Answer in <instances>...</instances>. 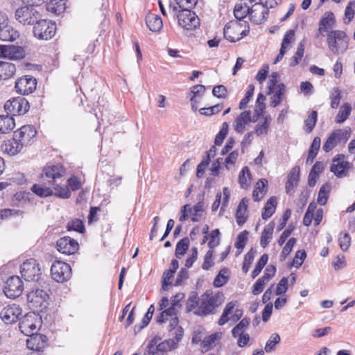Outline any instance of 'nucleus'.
<instances>
[{
    "label": "nucleus",
    "instance_id": "33",
    "mask_svg": "<svg viewBox=\"0 0 355 355\" xmlns=\"http://www.w3.org/2000/svg\"><path fill=\"white\" fill-rule=\"evenodd\" d=\"M277 206V198L274 196L270 198L266 203L263 211L262 212V218L267 220L270 218L275 211Z\"/></svg>",
    "mask_w": 355,
    "mask_h": 355
},
{
    "label": "nucleus",
    "instance_id": "32",
    "mask_svg": "<svg viewBox=\"0 0 355 355\" xmlns=\"http://www.w3.org/2000/svg\"><path fill=\"white\" fill-rule=\"evenodd\" d=\"M15 127V119L10 116H0V133L6 134Z\"/></svg>",
    "mask_w": 355,
    "mask_h": 355
},
{
    "label": "nucleus",
    "instance_id": "35",
    "mask_svg": "<svg viewBox=\"0 0 355 355\" xmlns=\"http://www.w3.org/2000/svg\"><path fill=\"white\" fill-rule=\"evenodd\" d=\"M274 227L275 223L271 222L263 230L260 240V245L261 247L266 248L272 239Z\"/></svg>",
    "mask_w": 355,
    "mask_h": 355
},
{
    "label": "nucleus",
    "instance_id": "37",
    "mask_svg": "<svg viewBox=\"0 0 355 355\" xmlns=\"http://www.w3.org/2000/svg\"><path fill=\"white\" fill-rule=\"evenodd\" d=\"M222 337V334L220 332H217L213 334H211L207 337H205L202 343V352H207L209 349L213 347L215 342L218 340H220Z\"/></svg>",
    "mask_w": 355,
    "mask_h": 355
},
{
    "label": "nucleus",
    "instance_id": "19",
    "mask_svg": "<svg viewBox=\"0 0 355 355\" xmlns=\"http://www.w3.org/2000/svg\"><path fill=\"white\" fill-rule=\"evenodd\" d=\"M184 298V294L178 293L173 296L171 300V306L164 309L160 315L157 318L158 323H163L167 319L168 315H174L177 314L178 309L180 308L181 304L180 301Z\"/></svg>",
    "mask_w": 355,
    "mask_h": 355
},
{
    "label": "nucleus",
    "instance_id": "1",
    "mask_svg": "<svg viewBox=\"0 0 355 355\" xmlns=\"http://www.w3.org/2000/svg\"><path fill=\"white\" fill-rule=\"evenodd\" d=\"M223 301L222 293L213 294L207 291L200 297L196 295L190 296L187 302L188 311H193L198 315H207L214 313L216 308L218 307Z\"/></svg>",
    "mask_w": 355,
    "mask_h": 355
},
{
    "label": "nucleus",
    "instance_id": "16",
    "mask_svg": "<svg viewBox=\"0 0 355 355\" xmlns=\"http://www.w3.org/2000/svg\"><path fill=\"white\" fill-rule=\"evenodd\" d=\"M36 79L31 76H24L17 79L15 83V89L17 93L21 95H28L36 89Z\"/></svg>",
    "mask_w": 355,
    "mask_h": 355
},
{
    "label": "nucleus",
    "instance_id": "6",
    "mask_svg": "<svg viewBox=\"0 0 355 355\" xmlns=\"http://www.w3.org/2000/svg\"><path fill=\"white\" fill-rule=\"evenodd\" d=\"M20 268L21 276L26 281H37L40 277V268L39 263L34 259L24 261Z\"/></svg>",
    "mask_w": 355,
    "mask_h": 355
},
{
    "label": "nucleus",
    "instance_id": "58",
    "mask_svg": "<svg viewBox=\"0 0 355 355\" xmlns=\"http://www.w3.org/2000/svg\"><path fill=\"white\" fill-rule=\"evenodd\" d=\"M228 278V271L227 269L221 270L218 275V276L215 278L214 281V284L216 287H220L223 286L227 281Z\"/></svg>",
    "mask_w": 355,
    "mask_h": 355
},
{
    "label": "nucleus",
    "instance_id": "23",
    "mask_svg": "<svg viewBox=\"0 0 355 355\" xmlns=\"http://www.w3.org/2000/svg\"><path fill=\"white\" fill-rule=\"evenodd\" d=\"M26 340V345L28 349L37 352L43 350L47 345L48 339L46 336L39 334H30Z\"/></svg>",
    "mask_w": 355,
    "mask_h": 355
},
{
    "label": "nucleus",
    "instance_id": "40",
    "mask_svg": "<svg viewBox=\"0 0 355 355\" xmlns=\"http://www.w3.org/2000/svg\"><path fill=\"white\" fill-rule=\"evenodd\" d=\"M331 187L329 183L323 184L318 192V202L320 205H324L329 198Z\"/></svg>",
    "mask_w": 355,
    "mask_h": 355
},
{
    "label": "nucleus",
    "instance_id": "60",
    "mask_svg": "<svg viewBox=\"0 0 355 355\" xmlns=\"http://www.w3.org/2000/svg\"><path fill=\"white\" fill-rule=\"evenodd\" d=\"M330 98H331V107L333 109L337 108L340 103V101L341 98L340 92L338 87H334L332 89V91L331 92V95H330Z\"/></svg>",
    "mask_w": 355,
    "mask_h": 355
},
{
    "label": "nucleus",
    "instance_id": "20",
    "mask_svg": "<svg viewBox=\"0 0 355 355\" xmlns=\"http://www.w3.org/2000/svg\"><path fill=\"white\" fill-rule=\"evenodd\" d=\"M58 250L64 254H73L78 250V242L69 236H64L57 241Z\"/></svg>",
    "mask_w": 355,
    "mask_h": 355
},
{
    "label": "nucleus",
    "instance_id": "8",
    "mask_svg": "<svg viewBox=\"0 0 355 355\" xmlns=\"http://www.w3.org/2000/svg\"><path fill=\"white\" fill-rule=\"evenodd\" d=\"M31 4L33 5L32 3ZM38 15L33 6H25L16 10L15 19L21 24L29 25L37 21Z\"/></svg>",
    "mask_w": 355,
    "mask_h": 355
},
{
    "label": "nucleus",
    "instance_id": "26",
    "mask_svg": "<svg viewBox=\"0 0 355 355\" xmlns=\"http://www.w3.org/2000/svg\"><path fill=\"white\" fill-rule=\"evenodd\" d=\"M146 23L150 31L153 32H159L163 27V22L161 17L153 13L147 15Z\"/></svg>",
    "mask_w": 355,
    "mask_h": 355
},
{
    "label": "nucleus",
    "instance_id": "50",
    "mask_svg": "<svg viewBox=\"0 0 355 355\" xmlns=\"http://www.w3.org/2000/svg\"><path fill=\"white\" fill-rule=\"evenodd\" d=\"M250 13V8L247 6L236 4L234 8V14L237 19L236 21H243L242 19Z\"/></svg>",
    "mask_w": 355,
    "mask_h": 355
},
{
    "label": "nucleus",
    "instance_id": "41",
    "mask_svg": "<svg viewBox=\"0 0 355 355\" xmlns=\"http://www.w3.org/2000/svg\"><path fill=\"white\" fill-rule=\"evenodd\" d=\"M250 178L251 174L248 167H243L239 175V183L240 187L242 189H247L250 184Z\"/></svg>",
    "mask_w": 355,
    "mask_h": 355
},
{
    "label": "nucleus",
    "instance_id": "48",
    "mask_svg": "<svg viewBox=\"0 0 355 355\" xmlns=\"http://www.w3.org/2000/svg\"><path fill=\"white\" fill-rule=\"evenodd\" d=\"M280 336L277 333H273L270 335L269 339L266 343L264 349L267 353L272 352L275 346L280 342Z\"/></svg>",
    "mask_w": 355,
    "mask_h": 355
},
{
    "label": "nucleus",
    "instance_id": "13",
    "mask_svg": "<svg viewBox=\"0 0 355 355\" xmlns=\"http://www.w3.org/2000/svg\"><path fill=\"white\" fill-rule=\"evenodd\" d=\"M19 37V33L8 23L6 15L0 12V40L12 42Z\"/></svg>",
    "mask_w": 355,
    "mask_h": 355
},
{
    "label": "nucleus",
    "instance_id": "14",
    "mask_svg": "<svg viewBox=\"0 0 355 355\" xmlns=\"http://www.w3.org/2000/svg\"><path fill=\"white\" fill-rule=\"evenodd\" d=\"M66 173L65 168L60 163H48L43 168V175L49 182L54 183Z\"/></svg>",
    "mask_w": 355,
    "mask_h": 355
},
{
    "label": "nucleus",
    "instance_id": "56",
    "mask_svg": "<svg viewBox=\"0 0 355 355\" xmlns=\"http://www.w3.org/2000/svg\"><path fill=\"white\" fill-rule=\"evenodd\" d=\"M67 229L69 231L73 230L82 233L83 232L85 227L81 220L73 219L67 223Z\"/></svg>",
    "mask_w": 355,
    "mask_h": 355
},
{
    "label": "nucleus",
    "instance_id": "17",
    "mask_svg": "<svg viewBox=\"0 0 355 355\" xmlns=\"http://www.w3.org/2000/svg\"><path fill=\"white\" fill-rule=\"evenodd\" d=\"M270 8L261 1L259 3H255L250 9L249 16L250 20L256 24H261L263 23L268 15V8Z\"/></svg>",
    "mask_w": 355,
    "mask_h": 355
},
{
    "label": "nucleus",
    "instance_id": "9",
    "mask_svg": "<svg viewBox=\"0 0 355 355\" xmlns=\"http://www.w3.org/2000/svg\"><path fill=\"white\" fill-rule=\"evenodd\" d=\"M29 108L28 102L24 98H13L7 101L4 105L5 110L10 114L22 115L26 114Z\"/></svg>",
    "mask_w": 355,
    "mask_h": 355
},
{
    "label": "nucleus",
    "instance_id": "24",
    "mask_svg": "<svg viewBox=\"0 0 355 355\" xmlns=\"http://www.w3.org/2000/svg\"><path fill=\"white\" fill-rule=\"evenodd\" d=\"M23 144L14 136L12 139L5 141L1 146V149L3 153L13 156L19 153L23 148Z\"/></svg>",
    "mask_w": 355,
    "mask_h": 355
},
{
    "label": "nucleus",
    "instance_id": "51",
    "mask_svg": "<svg viewBox=\"0 0 355 355\" xmlns=\"http://www.w3.org/2000/svg\"><path fill=\"white\" fill-rule=\"evenodd\" d=\"M32 191L40 197H47L53 194V191L42 185L34 184L31 189Z\"/></svg>",
    "mask_w": 355,
    "mask_h": 355
},
{
    "label": "nucleus",
    "instance_id": "57",
    "mask_svg": "<svg viewBox=\"0 0 355 355\" xmlns=\"http://www.w3.org/2000/svg\"><path fill=\"white\" fill-rule=\"evenodd\" d=\"M154 310H155L154 306L150 305L147 313L145 314L144 317L143 318V319L141 320L142 324L141 325H136L135 327V331L136 330L140 331L141 329H142L144 327H145L146 326H147L148 324L150 319L152 318L153 314L154 313Z\"/></svg>",
    "mask_w": 355,
    "mask_h": 355
},
{
    "label": "nucleus",
    "instance_id": "29",
    "mask_svg": "<svg viewBox=\"0 0 355 355\" xmlns=\"http://www.w3.org/2000/svg\"><path fill=\"white\" fill-rule=\"evenodd\" d=\"M268 181L266 179L259 180L253 190L252 198L256 202L260 201L267 192Z\"/></svg>",
    "mask_w": 355,
    "mask_h": 355
},
{
    "label": "nucleus",
    "instance_id": "27",
    "mask_svg": "<svg viewBox=\"0 0 355 355\" xmlns=\"http://www.w3.org/2000/svg\"><path fill=\"white\" fill-rule=\"evenodd\" d=\"M335 17L333 12H326L322 17L320 23L318 31L323 33L327 30L331 28L335 24Z\"/></svg>",
    "mask_w": 355,
    "mask_h": 355
},
{
    "label": "nucleus",
    "instance_id": "47",
    "mask_svg": "<svg viewBox=\"0 0 355 355\" xmlns=\"http://www.w3.org/2000/svg\"><path fill=\"white\" fill-rule=\"evenodd\" d=\"M254 92V85H249L248 87V89L245 92V96L241 100L239 108L240 110H245L250 101L251 100Z\"/></svg>",
    "mask_w": 355,
    "mask_h": 355
},
{
    "label": "nucleus",
    "instance_id": "25",
    "mask_svg": "<svg viewBox=\"0 0 355 355\" xmlns=\"http://www.w3.org/2000/svg\"><path fill=\"white\" fill-rule=\"evenodd\" d=\"M168 317L171 318L169 320V331L171 332V335L174 336L178 341H180L183 336L184 330L178 325L179 320L177 317V314L174 315H168L167 319L165 321L168 320Z\"/></svg>",
    "mask_w": 355,
    "mask_h": 355
},
{
    "label": "nucleus",
    "instance_id": "59",
    "mask_svg": "<svg viewBox=\"0 0 355 355\" xmlns=\"http://www.w3.org/2000/svg\"><path fill=\"white\" fill-rule=\"evenodd\" d=\"M339 246L343 251H347L351 244V237L348 233L340 234L338 239Z\"/></svg>",
    "mask_w": 355,
    "mask_h": 355
},
{
    "label": "nucleus",
    "instance_id": "63",
    "mask_svg": "<svg viewBox=\"0 0 355 355\" xmlns=\"http://www.w3.org/2000/svg\"><path fill=\"white\" fill-rule=\"evenodd\" d=\"M219 235L220 231L218 229L214 230L211 232L209 234L210 241L208 242V245L210 248H214L219 244Z\"/></svg>",
    "mask_w": 355,
    "mask_h": 355
},
{
    "label": "nucleus",
    "instance_id": "22",
    "mask_svg": "<svg viewBox=\"0 0 355 355\" xmlns=\"http://www.w3.org/2000/svg\"><path fill=\"white\" fill-rule=\"evenodd\" d=\"M350 168V164L345 160L343 155H338L333 159V163L331 166V171L337 177L342 178L347 175V171Z\"/></svg>",
    "mask_w": 355,
    "mask_h": 355
},
{
    "label": "nucleus",
    "instance_id": "55",
    "mask_svg": "<svg viewBox=\"0 0 355 355\" xmlns=\"http://www.w3.org/2000/svg\"><path fill=\"white\" fill-rule=\"evenodd\" d=\"M250 324V320L248 318H243L240 321L239 324H237L232 330V336L236 338L238 336V334H241L244 332L245 329Z\"/></svg>",
    "mask_w": 355,
    "mask_h": 355
},
{
    "label": "nucleus",
    "instance_id": "7",
    "mask_svg": "<svg viewBox=\"0 0 355 355\" xmlns=\"http://www.w3.org/2000/svg\"><path fill=\"white\" fill-rule=\"evenodd\" d=\"M51 273L52 278L58 282L67 281L71 275V266L63 261H55L51 266Z\"/></svg>",
    "mask_w": 355,
    "mask_h": 355
},
{
    "label": "nucleus",
    "instance_id": "31",
    "mask_svg": "<svg viewBox=\"0 0 355 355\" xmlns=\"http://www.w3.org/2000/svg\"><path fill=\"white\" fill-rule=\"evenodd\" d=\"M300 171L299 166H295L291 171L288 176V180L286 185L287 193H289L297 185L300 178Z\"/></svg>",
    "mask_w": 355,
    "mask_h": 355
},
{
    "label": "nucleus",
    "instance_id": "42",
    "mask_svg": "<svg viewBox=\"0 0 355 355\" xmlns=\"http://www.w3.org/2000/svg\"><path fill=\"white\" fill-rule=\"evenodd\" d=\"M285 92V86L284 84H279L277 87L273 90L274 94L272 96V101L271 102L272 107L277 106L282 101V96Z\"/></svg>",
    "mask_w": 355,
    "mask_h": 355
},
{
    "label": "nucleus",
    "instance_id": "39",
    "mask_svg": "<svg viewBox=\"0 0 355 355\" xmlns=\"http://www.w3.org/2000/svg\"><path fill=\"white\" fill-rule=\"evenodd\" d=\"M245 199H242V200L239 204V206L236 209V222L239 225H242L245 221V214L247 212V203Z\"/></svg>",
    "mask_w": 355,
    "mask_h": 355
},
{
    "label": "nucleus",
    "instance_id": "12",
    "mask_svg": "<svg viewBox=\"0 0 355 355\" xmlns=\"http://www.w3.org/2000/svg\"><path fill=\"white\" fill-rule=\"evenodd\" d=\"M22 312V309L19 304H12L1 311L0 318L6 324H13L21 319Z\"/></svg>",
    "mask_w": 355,
    "mask_h": 355
},
{
    "label": "nucleus",
    "instance_id": "3",
    "mask_svg": "<svg viewBox=\"0 0 355 355\" xmlns=\"http://www.w3.org/2000/svg\"><path fill=\"white\" fill-rule=\"evenodd\" d=\"M250 31V26L245 21H230L224 28L225 37L232 42L240 40L247 35Z\"/></svg>",
    "mask_w": 355,
    "mask_h": 355
},
{
    "label": "nucleus",
    "instance_id": "15",
    "mask_svg": "<svg viewBox=\"0 0 355 355\" xmlns=\"http://www.w3.org/2000/svg\"><path fill=\"white\" fill-rule=\"evenodd\" d=\"M255 122L256 119L253 117L252 112L250 110H244L235 118L232 126L235 132L242 134L250 123Z\"/></svg>",
    "mask_w": 355,
    "mask_h": 355
},
{
    "label": "nucleus",
    "instance_id": "64",
    "mask_svg": "<svg viewBox=\"0 0 355 355\" xmlns=\"http://www.w3.org/2000/svg\"><path fill=\"white\" fill-rule=\"evenodd\" d=\"M355 0L350 1L347 6L345 11V18L347 19V24L354 18L355 12Z\"/></svg>",
    "mask_w": 355,
    "mask_h": 355
},
{
    "label": "nucleus",
    "instance_id": "34",
    "mask_svg": "<svg viewBox=\"0 0 355 355\" xmlns=\"http://www.w3.org/2000/svg\"><path fill=\"white\" fill-rule=\"evenodd\" d=\"M188 209L190 219L194 222L198 221L202 218L204 210V203L202 202H199L192 208L189 205Z\"/></svg>",
    "mask_w": 355,
    "mask_h": 355
},
{
    "label": "nucleus",
    "instance_id": "46",
    "mask_svg": "<svg viewBox=\"0 0 355 355\" xmlns=\"http://www.w3.org/2000/svg\"><path fill=\"white\" fill-rule=\"evenodd\" d=\"M248 232L247 230H244L240 232L237 236L234 245L235 248L238 250V254H241L245 248L248 239Z\"/></svg>",
    "mask_w": 355,
    "mask_h": 355
},
{
    "label": "nucleus",
    "instance_id": "54",
    "mask_svg": "<svg viewBox=\"0 0 355 355\" xmlns=\"http://www.w3.org/2000/svg\"><path fill=\"white\" fill-rule=\"evenodd\" d=\"M318 114L316 111H312L310 115L304 121L306 130L308 132H311L317 121Z\"/></svg>",
    "mask_w": 355,
    "mask_h": 355
},
{
    "label": "nucleus",
    "instance_id": "38",
    "mask_svg": "<svg viewBox=\"0 0 355 355\" xmlns=\"http://www.w3.org/2000/svg\"><path fill=\"white\" fill-rule=\"evenodd\" d=\"M271 118L270 116H265L263 122H259L254 127L255 134L259 137L268 134V129L270 124Z\"/></svg>",
    "mask_w": 355,
    "mask_h": 355
},
{
    "label": "nucleus",
    "instance_id": "2",
    "mask_svg": "<svg viewBox=\"0 0 355 355\" xmlns=\"http://www.w3.org/2000/svg\"><path fill=\"white\" fill-rule=\"evenodd\" d=\"M168 12L173 17H177L178 24L182 28L192 30L200 25V19L195 12L190 9L178 10L175 5L169 4Z\"/></svg>",
    "mask_w": 355,
    "mask_h": 355
},
{
    "label": "nucleus",
    "instance_id": "52",
    "mask_svg": "<svg viewBox=\"0 0 355 355\" xmlns=\"http://www.w3.org/2000/svg\"><path fill=\"white\" fill-rule=\"evenodd\" d=\"M268 259V254H263L261 258L259 259L258 263H257L255 268L252 272V277L255 278L259 275V274L261 272L263 267L267 263Z\"/></svg>",
    "mask_w": 355,
    "mask_h": 355
},
{
    "label": "nucleus",
    "instance_id": "18",
    "mask_svg": "<svg viewBox=\"0 0 355 355\" xmlns=\"http://www.w3.org/2000/svg\"><path fill=\"white\" fill-rule=\"evenodd\" d=\"M40 322L37 315L34 313H28L25 315L24 318L19 322V329L26 336H29L33 334V331L37 327V324Z\"/></svg>",
    "mask_w": 355,
    "mask_h": 355
},
{
    "label": "nucleus",
    "instance_id": "45",
    "mask_svg": "<svg viewBox=\"0 0 355 355\" xmlns=\"http://www.w3.org/2000/svg\"><path fill=\"white\" fill-rule=\"evenodd\" d=\"M178 342L175 337L173 339L166 340L157 345V349L162 352L171 351L178 347Z\"/></svg>",
    "mask_w": 355,
    "mask_h": 355
},
{
    "label": "nucleus",
    "instance_id": "4",
    "mask_svg": "<svg viewBox=\"0 0 355 355\" xmlns=\"http://www.w3.org/2000/svg\"><path fill=\"white\" fill-rule=\"evenodd\" d=\"M327 42L329 50L334 54L344 53L348 49L349 38L342 31H330Z\"/></svg>",
    "mask_w": 355,
    "mask_h": 355
},
{
    "label": "nucleus",
    "instance_id": "10",
    "mask_svg": "<svg viewBox=\"0 0 355 355\" xmlns=\"http://www.w3.org/2000/svg\"><path fill=\"white\" fill-rule=\"evenodd\" d=\"M49 298L47 293L39 288L33 290L27 294V300L33 309H38L40 311L47 307Z\"/></svg>",
    "mask_w": 355,
    "mask_h": 355
},
{
    "label": "nucleus",
    "instance_id": "36",
    "mask_svg": "<svg viewBox=\"0 0 355 355\" xmlns=\"http://www.w3.org/2000/svg\"><path fill=\"white\" fill-rule=\"evenodd\" d=\"M352 112V106L349 103H345L340 106L338 113L336 116V122L337 123H343L350 115Z\"/></svg>",
    "mask_w": 355,
    "mask_h": 355
},
{
    "label": "nucleus",
    "instance_id": "21",
    "mask_svg": "<svg viewBox=\"0 0 355 355\" xmlns=\"http://www.w3.org/2000/svg\"><path fill=\"white\" fill-rule=\"evenodd\" d=\"M37 132L32 125H24L14 132L15 137L24 146L30 144L35 137Z\"/></svg>",
    "mask_w": 355,
    "mask_h": 355
},
{
    "label": "nucleus",
    "instance_id": "43",
    "mask_svg": "<svg viewBox=\"0 0 355 355\" xmlns=\"http://www.w3.org/2000/svg\"><path fill=\"white\" fill-rule=\"evenodd\" d=\"M337 140L340 143L345 144L351 135V128L346 127L343 129H337L332 132Z\"/></svg>",
    "mask_w": 355,
    "mask_h": 355
},
{
    "label": "nucleus",
    "instance_id": "53",
    "mask_svg": "<svg viewBox=\"0 0 355 355\" xmlns=\"http://www.w3.org/2000/svg\"><path fill=\"white\" fill-rule=\"evenodd\" d=\"M205 91V86L202 85H196L191 87V101L198 102L199 98Z\"/></svg>",
    "mask_w": 355,
    "mask_h": 355
},
{
    "label": "nucleus",
    "instance_id": "49",
    "mask_svg": "<svg viewBox=\"0 0 355 355\" xmlns=\"http://www.w3.org/2000/svg\"><path fill=\"white\" fill-rule=\"evenodd\" d=\"M189 245V239L188 238H184L181 239L176 245L175 248V256L177 258H180L184 255L187 251Z\"/></svg>",
    "mask_w": 355,
    "mask_h": 355
},
{
    "label": "nucleus",
    "instance_id": "44",
    "mask_svg": "<svg viewBox=\"0 0 355 355\" xmlns=\"http://www.w3.org/2000/svg\"><path fill=\"white\" fill-rule=\"evenodd\" d=\"M52 184H53L55 196L64 199H67L71 196V192L66 185H60L56 182Z\"/></svg>",
    "mask_w": 355,
    "mask_h": 355
},
{
    "label": "nucleus",
    "instance_id": "11",
    "mask_svg": "<svg viewBox=\"0 0 355 355\" xmlns=\"http://www.w3.org/2000/svg\"><path fill=\"white\" fill-rule=\"evenodd\" d=\"M24 291V285L18 276L9 277L3 288V292L7 297L15 299L20 296Z\"/></svg>",
    "mask_w": 355,
    "mask_h": 355
},
{
    "label": "nucleus",
    "instance_id": "61",
    "mask_svg": "<svg viewBox=\"0 0 355 355\" xmlns=\"http://www.w3.org/2000/svg\"><path fill=\"white\" fill-rule=\"evenodd\" d=\"M338 144H340V142L337 140L336 137L331 132V134L329 135V137L325 141L324 144L323 145V150L326 153H328L330 150H331L334 147H336Z\"/></svg>",
    "mask_w": 355,
    "mask_h": 355
},
{
    "label": "nucleus",
    "instance_id": "28",
    "mask_svg": "<svg viewBox=\"0 0 355 355\" xmlns=\"http://www.w3.org/2000/svg\"><path fill=\"white\" fill-rule=\"evenodd\" d=\"M5 53L6 58L10 60H20L26 55L25 51L22 47L15 45L6 46Z\"/></svg>",
    "mask_w": 355,
    "mask_h": 355
},
{
    "label": "nucleus",
    "instance_id": "30",
    "mask_svg": "<svg viewBox=\"0 0 355 355\" xmlns=\"http://www.w3.org/2000/svg\"><path fill=\"white\" fill-rule=\"evenodd\" d=\"M16 72L15 64L8 62H0V79L8 80Z\"/></svg>",
    "mask_w": 355,
    "mask_h": 355
},
{
    "label": "nucleus",
    "instance_id": "62",
    "mask_svg": "<svg viewBox=\"0 0 355 355\" xmlns=\"http://www.w3.org/2000/svg\"><path fill=\"white\" fill-rule=\"evenodd\" d=\"M304 52V45L302 42H300L298 45V48L297 51L295 52L294 56L292 58V60L291 62V66H295L297 65L300 60L303 57Z\"/></svg>",
    "mask_w": 355,
    "mask_h": 355
},
{
    "label": "nucleus",
    "instance_id": "5",
    "mask_svg": "<svg viewBox=\"0 0 355 355\" xmlns=\"http://www.w3.org/2000/svg\"><path fill=\"white\" fill-rule=\"evenodd\" d=\"M55 30V24L46 19L37 20L33 27L34 35L40 40L51 39L54 36Z\"/></svg>",
    "mask_w": 355,
    "mask_h": 355
}]
</instances>
